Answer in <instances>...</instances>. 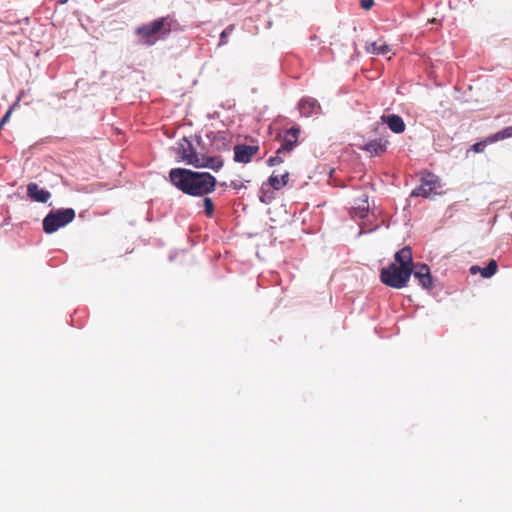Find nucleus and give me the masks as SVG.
<instances>
[{
	"instance_id": "nucleus-28",
	"label": "nucleus",
	"mask_w": 512,
	"mask_h": 512,
	"mask_svg": "<svg viewBox=\"0 0 512 512\" xmlns=\"http://www.w3.org/2000/svg\"><path fill=\"white\" fill-rule=\"evenodd\" d=\"M229 187H232L233 189H236V190H240L242 188H246V186L243 183H240L237 180L230 181Z\"/></svg>"
},
{
	"instance_id": "nucleus-19",
	"label": "nucleus",
	"mask_w": 512,
	"mask_h": 512,
	"mask_svg": "<svg viewBox=\"0 0 512 512\" xmlns=\"http://www.w3.org/2000/svg\"><path fill=\"white\" fill-rule=\"evenodd\" d=\"M295 145V141H292V139L284 138L281 146L277 149L276 154L281 156L290 154L293 151Z\"/></svg>"
},
{
	"instance_id": "nucleus-17",
	"label": "nucleus",
	"mask_w": 512,
	"mask_h": 512,
	"mask_svg": "<svg viewBox=\"0 0 512 512\" xmlns=\"http://www.w3.org/2000/svg\"><path fill=\"white\" fill-rule=\"evenodd\" d=\"M497 262L494 259H491L487 265L480 269V274L483 278H490L497 272Z\"/></svg>"
},
{
	"instance_id": "nucleus-2",
	"label": "nucleus",
	"mask_w": 512,
	"mask_h": 512,
	"mask_svg": "<svg viewBox=\"0 0 512 512\" xmlns=\"http://www.w3.org/2000/svg\"><path fill=\"white\" fill-rule=\"evenodd\" d=\"M172 149L177 154V162H184L195 169H210L218 172L224 166L222 156L198 152L192 141L186 136L180 138Z\"/></svg>"
},
{
	"instance_id": "nucleus-4",
	"label": "nucleus",
	"mask_w": 512,
	"mask_h": 512,
	"mask_svg": "<svg viewBox=\"0 0 512 512\" xmlns=\"http://www.w3.org/2000/svg\"><path fill=\"white\" fill-rule=\"evenodd\" d=\"M412 270L406 269L402 266H397L396 263H390L388 266L380 270L381 282L394 289H402L407 286L411 276Z\"/></svg>"
},
{
	"instance_id": "nucleus-7",
	"label": "nucleus",
	"mask_w": 512,
	"mask_h": 512,
	"mask_svg": "<svg viewBox=\"0 0 512 512\" xmlns=\"http://www.w3.org/2000/svg\"><path fill=\"white\" fill-rule=\"evenodd\" d=\"M412 275L418 280L419 285L425 290H431L434 286V280L431 275L430 267L426 263L417 262L413 266Z\"/></svg>"
},
{
	"instance_id": "nucleus-18",
	"label": "nucleus",
	"mask_w": 512,
	"mask_h": 512,
	"mask_svg": "<svg viewBox=\"0 0 512 512\" xmlns=\"http://www.w3.org/2000/svg\"><path fill=\"white\" fill-rule=\"evenodd\" d=\"M510 137H512V125L505 127L502 130L498 131L497 133L491 135L488 138V140L490 142H494V141L503 140V139L510 138Z\"/></svg>"
},
{
	"instance_id": "nucleus-32",
	"label": "nucleus",
	"mask_w": 512,
	"mask_h": 512,
	"mask_svg": "<svg viewBox=\"0 0 512 512\" xmlns=\"http://www.w3.org/2000/svg\"><path fill=\"white\" fill-rule=\"evenodd\" d=\"M480 269H481V267H479V266H477V265H473V266H471V268H470V272H471L472 274H475V273H477V272H480Z\"/></svg>"
},
{
	"instance_id": "nucleus-29",
	"label": "nucleus",
	"mask_w": 512,
	"mask_h": 512,
	"mask_svg": "<svg viewBox=\"0 0 512 512\" xmlns=\"http://www.w3.org/2000/svg\"><path fill=\"white\" fill-rule=\"evenodd\" d=\"M12 108L11 107L2 117V119L0 120V130L2 129L3 125L9 120L10 118V115H11V112H12Z\"/></svg>"
},
{
	"instance_id": "nucleus-3",
	"label": "nucleus",
	"mask_w": 512,
	"mask_h": 512,
	"mask_svg": "<svg viewBox=\"0 0 512 512\" xmlns=\"http://www.w3.org/2000/svg\"><path fill=\"white\" fill-rule=\"evenodd\" d=\"M183 31L181 24L174 16L158 17L151 22L138 26L135 34L141 45L152 46L160 39H166L172 32Z\"/></svg>"
},
{
	"instance_id": "nucleus-6",
	"label": "nucleus",
	"mask_w": 512,
	"mask_h": 512,
	"mask_svg": "<svg viewBox=\"0 0 512 512\" xmlns=\"http://www.w3.org/2000/svg\"><path fill=\"white\" fill-rule=\"evenodd\" d=\"M438 188H441L439 178L432 173H428L421 178V184L412 190L410 197L431 198L432 195L439 194Z\"/></svg>"
},
{
	"instance_id": "nucleus-23",
	"label": "nucleus",
	"mask_w": 512,
	"mask_h": 512,
	"mask_svg": "<svg viewBox=\"0 0 512 512\" xmlns=\"http://www.w3.org/2000/svg\"><path fill=\"white\" fill-rule=\"evenodd\" d=\"M286 134L290 135L291 137H293L292 141H295V144H296L297 141H298V136L300 134V127H299V125H293L291 128H289L286 131Z\"/></svg>"
},
{
	"instance_id": "nucleus-22",
	"label": "nucleus",
	"mask_w": 512,
	"mask_h": 512,
	"mask_svg": "<svg viewBox=\"0 0 512 512\" xmlns=\"http://www.w3.org/2000/svg\"><path fill=\"white\" fill-rule=\"evenodd\" d=\"M266 186H268L269 188H271L273 190H277V191L280 190L282 187H281L279 176L275 175V173H272L271 176L267 180Z\"/></svg>"
},
{
	"instance_id": "nucleus-14",
	"label": "nucleus",
	"mask_w": 512,
	"mask_h": 512,
	"mask_svg": "<svg viewBox=\"0 0 512 512\" xmlns=\"http://www.w3.org/2000/svg\"><path fill=\"white\" fill-rule=\"evenodd\" d=\"M212 146L217 152H226L231 149V138L225 131H218V136Z\"/></svg>"
},
{
	"instance_id": "nucleus-12",
	"label": "nucleus",
	"mask_w": 512,
	"mask_h": 512,
	"mask_svg": "<svg viewBox=\"0 0 512 512\" xmlns=\"http://www.w3.org/2000/svg\"><path fill=\"white\" fill-rule=\"evenodd\" d=\"M395 262L397 266H402L406 269H411L413 271V266L416 264L413 262L412 257V249L410 246H405L399 251H397L394 255Z\"/></svg>"
},
{
	"instance_id": "nucleus-31",
	"label": "nucleus",
	"mask_w": 512,
	"mask_h": 512,
	"mask_svg": "<svg viewBox=\"0 0 512 512\" xmlns=\"http://www.w3.org/2000/svg\"><path fill=\"white\" fill-rule=\"evenodd\" d=\"M216 136H218V131L217 132L210 131L206 134V138L210 141L211 145H212V143H214Z\"/></svg>"
},
{
	"instance_id": "nucleus-9",
	"label": "nucleus",
	"mask_w": 512,
	"mask_h": 512,
	"mask_svg": "<svg viewBox=\"0 0 512 512\" xmlns=\"http://www.w3.org/2000/svg\"><path fill=\"white\" fill-rule=\"evenodd\" d=\"M298 109L300 115L303 117H311L313 115L321 114V106L319 102L312 97H303L298 102Z\"/></svg>"
},
{
	"instance_id": "nucleus-15",
	"label": "nucleus",
	"mask_w": 512,
	"mask_h": 512,
	"mask_svg": "<svg viewBox=\"0 0 512 512\" xmlns=\"http://www.w3.org/2000/svg\"><path fill=\"white\" fill-rule=\"evenodd\" d=\"M365 49L367 53L374 55H385L390 51V47L387 44H379L378 42L368 43Z\"/></svg>"
},
{
	"instance_id": "nucleus-27",
	"label": "nucleus",
	"mask_w": 512,
	"mask_h": 512,
	"mask_svg": "<svg viewBox=\"0 0 512 512\" xmlns=\"http://www.w3.org/2000/svg\"><path fill=\"white\" fill-rule=\"evenodd\" d=\"M360 4L364 10H369L372 8L374 0H360Z\"/></svg>"
},
{
	"instance_id": "nucleus-10",
	"label": "nucleus",
	"mask_w": 512,
	"mask_h": 512,
	"mask_svg": "<svg viewBox=\"0 0 512 512\" xmlns=\"http://www.w3.org/2000/svg\"><path fill=\"white\" fill-rule=\"evenodd\" d=\"M27 196L34 202L47 203L51 198V193L47 189L39 187L37 183L31 182L27 185Z\"/></svg>"
},
{
	"instance_id": "nucleus-16",
	"label": "nucleus",
	"mask_w": 512,
	"mask_h": 512,
	"mask_svg": "<svg viewBox=\"0 0 512 512\" xmlns=\"http://www.w3.org/2000/svg\"><path fill=\"white\" fill-rule=\"evenodd\" d=\"M274 199L275 194L273 189L269 188L265 183H263L259 191V200L264 204H270Z\"/></svg>"
},
{
	"instance_id": "nucleus-26",
	"label": "nucleus",
	"mask_w": 512,
	"mask_h": 512,
	"mask_svg": "<svg viewBox=\"0 0 512 512\" xmlns=\"http://www.w3.org/2000/svg\"><path fill=\"white\" fill-rule=\"evenodd\" d=\"M193 140L195 141V143L197 144V146L201 149V152L205 153V149H206V145L201 137V135H197L195 134L193 136Z\"/></svg>"
},
{
	"instance_id": "nucleus-13",
	"label": "nucleus",
	"mask_w": 512,
	"mask_h": 512,
	"mask_svg": "<svg viewBox=\"0 0 512 512\" xmlns=\"http://www.w3.org/2000/svg\"><path fill=\"white\" fill-rule=\"evenodd\" d=\"M388 141L382 138L371 140L360 147L371 155L379 156L387 150Z\"/></svg>"
},
{
	"instance_id": "nucleus-25",
	"label": "nucleus",
	"mask_w": 512,
	"mask_h": 512,
	"mask_svg": "<svg viewBox=\"0 0 512 512\" xmlns=\"http://www.w3.org/2000/svg\"><path fill=\"white\" fill-rule=\"evenodd\" d=\"M486 147V142L485 141H480V142H476L474 143L472 146H471V149L476 152V153H481L484 151Z\"/></svg>"
},
{
	"instance_id": "nucleus-30",
	"label": "nucleus",
	"mask_w": 512,
	"mask_h": 512,
	"mask_svg": "<svg viewBox=\"0 0 512 512\" xmlns=\"http://www.w3.org/2000/svg\"><path fill=\"white\" fill-rule=\"evenodd\" d=\"M289 172H285L284 174H282L279 179H280V183H281V187H284L285 185H287L288 183V180H289Z\"/></svg>"
},
{
	"instance_id": "nucleus-5",
	"label": "nucleus",
	"mask_w": 512,
	"mask_h": 512,
	"mask_svg": "<svg viewBox=\"0 0 512 512\" xmlns=\"http://www.w3.org/2000/svg\"><path fill=\"white\" fill-rule=\"evenodd\" d=\"M76 216L73 208H59L50 210L43 218L42 226L46 234H53L60 228L71 223Z\"/></svg>"
},
{
	"instance_id": "nucleus-20",
	"label": "nucleus",
	"mask_w": 512,
	"mask_h": 512,
	"mask_svg": "<svg viewBox=\"0 0 512 512\" xmlns=\"http://www.w3.org/2000/svg\"><path fill=\"white\" fill-rule=\"evenodd\" d=\"M235 26L233 24L228 25L221 33L219 38L218 46H223L228 43V37L232 34L234 31Z\"/></svg>"
},
{
	"instance_id": "nucleus-1",
	"label": "nucleus",
	"mask_w": 512,
	"mask_h": 512,
	"mask_svg": "<svg viewBox=\"0 0 512 512\" xmlns=\"http://www.w3.org/2000/svg\"><path fill=\"white\" fill-rule=\"evenodd\" d=\"M168 181L183 194L202 197L213 193L219 185L226 188V182H218L210 172L196 171L189 168L176 167L168 172Z\"/></svg>"
},
{
	"instance_id": "nucleus-33",
	"label": "nucleus",
	"mask_w": 512,
	"mask_h": 512,
	"mask_svg": "<svg viewBox=\"0 0 512 512\" xmlns=\"http://www.w3.org/2000/svg\"><path fill=\"white\" fill-rule=\"evenodd\" d=\"M67 2H68V0H59V1H58V3H59L60 5H64V4H66Z\"/></svg>"
},
{
	"instance_id": "nucleus-24",
	"label": "nucleus",
	"mask_w": 512,
	"mask_h": 512,
	"mask_svg": "<svg viewBox=\"0 0 512 512\" xmlns=\"http://www.w3.org/2000/svg\"><path fill=\"white\" fill-rule=\"evenodd\" d=\"M284 162V159L282 158L281 155H278L276 154L275 156H272L270 157L268 160H267V165L272 167V166H276V165H279L281 163Z\"/></svg>"
},
{
	"instance_id": "nucleus-8",
	"label": "nucleus",
	"mask_w": 512,
	"mask_h": 512,
	"mask_svg": "<svg viewBox=\"0 0 512 512\" xmlns=\"http://www.w3.org/2000/svg\"><path fill=\"white\" fill-rule=\"evenodd\" d=\"M233 150V160L237 163L247 164L251 161L252 157L258 152L259 146L236 144Z\"/></svg>"
},
{
	"instance_id": "nucleus-11",
	"label": "nucleus",
	"mask_w": 512,
	"mask_h": 512,
	"mask_svg": "<svg viewBox=\"0 0 512 512\" xmlns=\"http://www.w3.org/2000/svg\"><path fill=\"white\" fill-rule=\"evenodd\" d=\"M381 121L386 124L393 133L400 134L405 131L406 125L404 120L397 114H383Z\"/></svg>"
},
{
	"instance_id": "nucleus-21",
	"label": "nucleus",
	"mask_w": 512,
	"mask_h": 512,
	"mask_svg": "<svg viewBox=\"0 0 512 512\" xmlns=\"http://www.w3.org/2000/svg\"><path fill=\"white\" fill-rule=\"evenodd\" d=\"M203 197H204L203 198V206H204L205 214L207 217L211 218L214 215V210H215L214 202L207 195L203 196Z\"/></svg>"
}]
</instances>
